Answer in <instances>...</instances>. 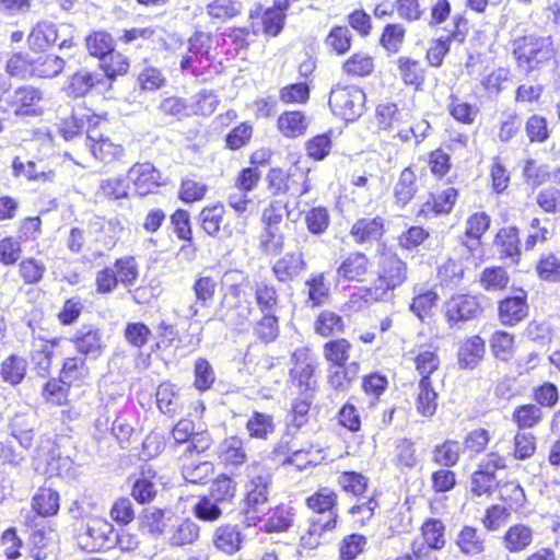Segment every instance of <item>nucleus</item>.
<instances>
[{
	"label": "nucleus",
	"mask_w": 560,
	"mask_h": 560,
	"mask_svg": "<svg viewBox=\"0 0 560 560\" xmlns=\"http://www.w3.org/2000/svg\"><path fill=\"white\" fill-rule=\"evenodd\" d=\"M101 61L102 63L100 71L106 75V84L108 89L112 85V81L115 80L116 77L126 74L129 69V61L127 57L114 50L104 57Z\"/></svg>",
	"instance_id": "nucleus-51"
},
{
	"label": "nucleus",
	"mask_w": 560,
	"mask_h": 560,
	"mask_svg": "<svg viewBox=\"0 0 560 560\" xmlns=\"http://www.w3.org/2000/svg\"><path fill=\"white\" fill-rule=\"evenodd\" d=\"M214 471V466L208 460H190L182 465L184 479L191 483H202L209 479Z\"/></svg>",
	"instance_id": "nucleus-53"
},
{
	"label": "nucleus",
	"mask_w": 560,
	"mask_h": 560,
	"mask_svg": "<svg viewBox=\"0 0 560 560\" xmlns=\"http://www.w3.org/2000/svg\"><path fill=\"white\" fill-rule=\"evenodd\" d=\"M205 10L212 23L219 25L240 15L243 12V4L237 0H211Z\"/></svg>",
	"instance_id": "nucleus-28"
},
{
	"label": "nucleus",
	"mask_w": 560,
	"mask_h": 560,
	"mask_svg": "<svg viewBox=\"0 0 560 560\" xmlns=\"http://www.w3.org/2000/svg\"><path fill=\"white\" fill-rule=\"evenodd\" d=\"M218 456L226 467L242 466L247 460L244 441L235 435L224 439L218 447Z\"/></svg>",
	"instance_id": "nucleus-23"
},
{
	"label": "nucleus",
	"mask_w": 560,
	"mask_h": 560,
	"mask_svg": "<svg viewBox=\"0 0 560 560\" xmlns=\"http://www.w3.org/2000/svg\"><path fill=\"white\" fill-rule=\"evenodd\" d=\"M360 364L355 361L347 365H330L328 369V383L337 392L345 393L358 377Z\"/></svg>",
	"instance_id": "nucleus-30"
},
{
	"label": "nucleus",
	"mask_w": 560,
	"mask_h": 560,
	"mask_svg": "<svg viewBox=\"0 0 560 560\" xmlns=\"http://www.w3.org/2000/svg\"><path fill=\"white\" fill-rule=\"evenodd\" d=\"M89 52L101 60L114 50V40L107 32H94L85 39Z\"/></svg>",
	"instance_id": "nucleus-59"
},
{
	"label": "nucleus",
	"mask_w": 560,
	"mask_h": 560,
	"mask_svg": "<svg viewBox=\"0 0 560 560\" xmlns=\"http://www.w3.org/2000/svg\"><path fill=\"white\" fill-rule=\"evenodd\" d=\"M71 340L80 353L91 359H97L105 347L102 331L92 325L80 327Z\"/></svg>",
	"instance_id": "nucleus-16"
},
{
	"label": "nucleus",
	"mask_w": 560,
	"mask_h": 560,
	"mask_svg": "<svg viewBox=\"0 0 560 560\" xmlns=\"http://www.w3.org/2000/svg\"><path fill=\"white\" fill-rule=\"evenodd\" d=\"M75 532L78 545L86 551L110 549L117 542L114 526L103 517H88Z\"/></svg>",
	"instance_id": "nucleus-2"
},
{
	"label": "nucleus",
	"mask_w": 560,
	"mask_h": 560,
	"mask_svg": "<svg viewBox=\"0 0 560 560\" xmlns=\"http://www.w3.org/2000/svg\"><path fill=\"white\" fill-rule=\"evenodd\" d=\"M217 283L211 277H200L194 283V292L196 295V302L190 304L186 311H184V316L186 318L195 317L199 310L197 307V303H200L202 306L207 305L208 301L212 300L215 292Z\"/></svg>",
	"instance_id": "nucleus-36"
},
{
	"label": "nucleus",
	"mask_w": 560,
	"mask_h": 560,
	"mask_svg": "<svg viewBox=\"0 0 560 560\" xmlns=\"http://www.w3.org/2000/svg\"><path fill=\"white\" fill-rule=\"evenodd\" d=\"M528 312L526 295L506 298L500 302L499 316L503 325L513 326L523 320Z\"/></svg>",
	"instance_id": "nucleus-29"
},
{
	"label": "nucleus",
	"mask_w": 560,
	"mask_h": 560,
	"mask_svg": "<svg viewBox=\"0 0 560 560\" xmlns=\"http://www.w3.org/2000/svg\"><path fill=\"white\" fill-rule=\"evenodd\" d=\"M89 375V369L85 360L79 357L67 358L63 362L60 377L63 383L71 385L77 381H82Z\"/></svg>",
	"instance_id": "nucleus-60"
},
{
	"label": "nucleus",
	"mask_w": 560,
	"mask_h": 560,
	"mask_svg": "<svg viewBox=\"0 0 560 560\" xmlns=\"http://www.w3.org/2000/svg\"><path fill=\"white\" fill-rule=\"evenodd\" d=\"M66 61L56 55H45L34 59L33 77L51 79L65 69Z\"/></svg>",
	"instance_id": "nucleus-52"
},
{
	"label": "nucleus",
	"mask_w": 560,
	"mask_h": 560,
	"mask_svg": "<svg viewBox=\"0 0 560 560\" xmlns=\"http://www.w3.org/2000/svg\"><path fill=\"white\" fill-rule=\"evenodd\" d=\"M278 128L287 138L302 136L307 129V121L302 112H285L278 118Z\"/></svg>",
	"instance_id": "nucleus-43"
},
{
	"label": "nucleus",
	"mask_w": 560,
	"mask_h": 560,
	"mask_svg": "<svg viewBox=\"0 0 560 560\" xmlns=\"http://www.w3.org/2000/svg\"><path fill=\"white\" fill-rule=\"evenodd\" d=\"M491 352L495 359L508 362L514 354V338L505 331H495L490 340Z\"/></svg>",
	"instance_id": "nucleus-57"
},
{
	"label": "nucleus",
	"mask_w": 560,
	"mask_h": 560,
	"mask_svg": "<svg viewBox=\"0 0 560 560\" xmlns=\"http://www.w3.org/2000/svg\"><path fill=\"white\" fill-rule=\"evenodd\" d=\"M58 38L57 27L51 22L37 23L27 37V44L34 51H42L56 43Z\"/></svg>",
	"instance_id": "nucleus-32"
},
{
	"label": "nucleus",
	"mask_w": 560,
	"mask_h": 560,
	"mask_svg": "<svg viewBox=\"0 0 560 560\" xmlns=\"http://www.w3.org/2000/svg\"><path fill=\"white\" fill-rule=\"evenodd\" d=\"M36 415L30 408L24 411L15 412L9 420L7 429L9 434L20 444L21 447L27 450L33 444L36 427Z\"/></svg>",
	"instance_id": "nucleus-12"
},
{
	"label": "nucleus",
	"mask_w": 560,
	"mask_h": 560,
	"mask_svg": "<svg viewBox=\"0 0 560 560\" xmlns=\"http://www.w3.org/2000/svg\"><path fill=\"white\" fill-rule=\"evenodd\" d=\"M352 345L345 338H338L326 342L323 347V355L330 365H347Z\"/></svg>",
	"instance_id": "nucleus-49"
},
{
	"label": "nucleus",
	"mask_w": 560,
	"mask_h": 560,
	"mask_svg": "<svg viewBox=\"0 0 560 560\" xmlns=\"http://www.w3.org/2000/svg\"><path fill=\"white\" fill-rule=\"evenodd\" d=\"M267 182L273 195L290 192L301 197L312 189L307 175L298 168L291 174H285L281 168H271L267 174Z\"/></svg>",
	"instance_id": "nucleus-5"
},
{
	"label": "nucleus",
	"mask_w": 560,
	"mask_h": 560,
	"mask_svg": "<svg viewBox=\"0 0 560 560\" xmlns=\"http://www.w3.org/2000/svg\"><path fill=\"white\" fill-rule=\"evenodd\" d=\"M338 517V511L316 513L310 520L307 532L301 537V545L310 550L315 549L322 544L323 536L337 527Z\"/></svg>",
	"instance_id": "nucleus-11"
},
{
	"label": "nucleus",
	"mask_w": 560,
	"mask_h": 560,
	"mask_svg": "<svg viewBox=\"0 0 560 560\" xmlns=\"http://www.w3.org/2000/svg\"><path fill=\"white\" fill-rule=\"evenodd\" d=\"M270 490H246L243 513L248 525H257L266 516Z\"/></svg>",
	"instance_id": "nucleus-21"
},
{
	"label": "nucleus",
	"mask_w": 560,
	"mask_h": 560,
	"mask_svg": "<svg viewBox=\"0 0 560 560\" xmlns=\"http://www.w3.org/2000/svg\"><path fill=\"white\" fill-rule=\"evenodd\" d=\"M96 88L108 89L106 84V75L100 70L89 71L86 69H82L70 77L66 90L69 95L73 97H81Z\"/></svg>",
	"instance_id": "nucleus-15"
},
{
	"label": "nucleus",
	"mask_w": 560,
	"mask_h": 560,
	"mask_svg": "<svg viewBox=\"0 0 560 560\" xmlns=\"http://www.w3.org/2000/svg\"><path fill=\"white\" fill-rule=\"evenodd\" d=\"M235 493L236 486L233 479L221 475L211 483L207 497L225 508L232 503Z\"/></svg>",
	"instance_id": "nucleus-45"
},
{
	"label": "nucleus",
	"mask_w": 560,
	"mask_h": 560,
	"mask_svg": "<svg viewBox=\"0 0 560 560\" xmlns=\"http://www.w3.org/2000/svg\"><path fill=\"white\" fill-rule=\"evenodd\" d=\"M254 306L250 300L234 302L226 310L219 311L217 318L226 327L237 331H244L248 328Z\"/></svg>",
	"instance_id": "nucleus-17"
},
{
	"label": "nucleus",
	"mask_w": 560,
	"mask_h": 560,
	"mask_svg": "<svg viewBox=\"0 0 560 560\" xmlns=\"http://www.w3.org/2000/svg\"><path fill=\"white\" fill-rule=\"evenodd\" d=\"M4 100L16 116H35L42 114L39 105L44 100V92L39 88L25 84L14 89Z\"/></svg>",
	"instance_id": "nucleus-7"
},
{
	"label": "nucleus",
	"mask_w": 560,
	"mask_h": 560,
	"mask_svg": "<svg viewBox=\"0 0 560 560\" xmlns=\"http://www.w3.org/2000/svg\"><path fill=\"white\" fill-rule=\"evenodd\" d=\"M481 312L479 299L475 295H455L445 304V316L452 324L475 319Z\"/></svg>",
	"instance_id": "nucleus-10"
},
{
	"label": "nucleus",
	"mask_w": 560,
	"mask_h": 560,
	"mask_svg": "<svg viewBox=\"0 0 560 560\" xmlns=\"http://www.w3.org/2000/svg\"><path fill=\"white\" fill-rule=\"evenodd\" d=\"M246 538L240 524L224 523L213 529L211 541L217 551L225 556H234L243 549Z\"/></svg>",
	"instance_id": "nucleus-9"
},
{
	"label": "nucleus",
	"mask_w": 560,
	"mask_h": 560,
	"mask_svg": "<svg viewBox=\"0 0 560 560\" xmlns=\"http://www.w3.org/2000/svg\"><path fill=\"white\" fill-rule=\"evenodd\" d=\"M293 366L290 369V381L300 392L314 390L316 381L314 373L317 368L316 360L308 348H298L291 355Z\"/></svg>",
	"instance_id": "nucleus-4"
},
{
	"label": "nucleus",
	"mask_w": 560,
	"mask_h": 560,
	"mask_svg": "<svg viewBox=\"0 0 560 560\" xmlns=\"http://www.w3.org/2000/svg\"><path fill=\"white\" fill-rule=\"evenodd\" d=\"M294 509L287 504H279L268 509L262 518L261 530L265 533H282L288 530L294 522Z\"/></svg>",
	"instance_id": "nucleus-22"
},
{
	"label": "nucleus",
	"mask_w": 560,
	"mask_h": 560,
	"mask_svg": "<svg viewBox=\"0 0 560 560\" xmlns=\"http://www.w3.org/2000/svg\"><path fill=\"white\" fill-rule=\"evenodd\" d=\"M305 502L307 508L311 509L315 514L338 511V495L332 489L328 487L319 488L312 495L307 497Z\"/></svg>",
	"instance_id": "nucleus-44"
},
{
	"label": "nucleus",
	"mask_w": 560,
	"mask_h": 560,
	"mask_svg": "<svg viewBox=\"0 0 560 560\" xmlns=\"http://www.w3.org/2000/svg\"><path fill=\"white\" fill-rule=\"evenodd\" d=\"M456 545L467 556H476L483 551L485 539L477 528L464 526L457 535Z\"/></svg>",
	"instance_id": "nucleus-46"
},
{
	"label": "nucleus",
	"mask_w": 560,
	"mask_h": 560,
	"mask_svg": "<svg viewBox=\"0 0 560 560\" xmlns=\"http://www.w3.org/2000/svg\"><path fill=\"white\" fill-rule=\"evenodd\" d=\"M305 269L306 262L302 253H288L272 266L273 275L280 282L293 280Z\"/></svg>",
	"instance_id": "nucleus-25"
},
{
	"label": "nucleus",
	"mask_w": 560,
	"mask_h": 560,
	"mask_svg": "<svg viewBox=\"0 0 560 560\" xmlns=\"http://www.w3.org/2000/svg\"><path fill=\"white\" fill-rule=\"evenodd\" d=\"M417 410L424 417H431L438 408V393L432 386L431 378H420L417 394Z\"/></svg>",
	"instance_id": "nucleus-39"
},
{
	"label": "nucleus",
	"mask_w": 560,
	"mask_h": 560,
	"mask_svg": "<svg viewBox=\"0 0 560 560\" xmlns=\"http://www.w3.org/2000/svg\"><path fill=\"white\" fill-rule=\"evenodd\" d=\"M32 508L40 516L56 514L59 510V493L50 488H40L33 497Z\"/></svg>",
	"instance_id": "nucleus-50"
},
{
	"label": "nucleus",
	"mask_w": 560,
	"mask_h": 560,
	"mask_svg": "<svg viewBox=\"0 0 560 560\" xmlns=\"http://www.w3.org/2000/svg\"><path fill=\"white\" fill-rule=\"evenodd\" d=\"M533 540V530L524 524L511 526L503 536V545L510 552H520L526 549Z\"/></svg>",
	"instance_id": "nucleus-38"
},
{
	"label": "nucleus",
	"mask_w": 560,
	"mask_h": 560,
	"mask_svg": "<svg viewBox=\"0 0 560 560\" xmlns=\"http://www.w3.org/2000/svg\"><path fill=\"white\" fill-rule=\"evenodd\" d=\"M54 530L50 528L34 529L30 536V556L34 560H46L51 552Z\"/></svg>",
	"instance_id": "nucleus-37"
},
{
	"label": "nucleus",
	"mask_w": 560,
	"mask_h": 560,
	"mask_svg": "<svg viewBox=\"0 0 560 560\" xmlns=\"http://www.w3.org/2000/svg\"><path fill=\"white\" fill-rule=\"evenodd\" d=\"M486 342L478 336L464 339L458 347L457 364L462 370H475L483 360Z\"/></svg>",
	"instance_id": "nucleus-18"
},
{
	"label": "nucleus",
	"mask_w": 560,
	"mask_h": 560,
	"mask_svg": "<svg viewBox=\"0 0 560 560\" xmlns=\"http://www.w3.org/2000/svg\"><path fill=\"white\" fill-rule=\"evenodd\" d=\"M398 70L405 84L420 86L424 81V70L420 61L409 57H399Z\"/></svg>",
	"instance_id": "nucleus-55"
},
{
	"label": "nucleus",
	"mask_w": 560,
	"mask_h": 560,
	"mask_svg": "<svg viewBox=\"0 0 560 560\" xmlns=\"http://www.w3.org/2000/svg\"><path fill=\"white\" fill-rule=\"evenodd\" d=\"M421 542L432 549L441 550L445 547V525L441 520L430 518L421 526Z\"/></svg>",
	"instance_id": "nucleus-47"
},
{
	"label": "nucleus",
	"mask_w": 560,
	"mask_h": 560,
	"mask_svg": "<svg viewBox=\"0 0 560 560\" xmlns=\"http://www.w3.org/2000/svg\"><path fill=\"white\" fill-rule=\"evenodd\" d=\"M12 175L14 177H24L30 182L50 183L54 182L56 173L51 170L38 171L34 161L23 162L19 156L12 161Z\"/></svg>",
	"instance_id": "nucleus-35"
},
{
	"label": "nucleus",
	"mask_w": 560,
	"mask_h": 560,
	"mask_svg": "<svg viewBox=\"0 0 560 560\" xmlns=\"http://www.w3.org/2000/svg\"><path fill=\"white\" fill-rule=\"evenodd\" d=\"M407 279V265L395 254L384 255L381 261L380 277L375 284V299L388 290L401 285Z\"/></svg>",
	"instance_id": "nucleus-6"
},
{
	"label": "nucleus",
	"mask_w": 560,
	"mask_h": 560,
	"mask_svg": "<svg viewBox=\"0 0 560 560\" xmlns=\"http://www.w3.org/2000/svg\"><path fill=\"white\" fill-rule=\"evenodd\" d=\"M463 448L458 441L446 440L433 450V460L444 467H453L457 464Z\"/></svg>",
	"instance_id": "nucleus-54"
},
{
	"label": "nucleus",
	"mask_w": 560,
	"mask_h": 560,
	"mask_svg": "<svg viewBox=\"0 0 560 560\" xmlns=\"http://www.w3.org/2000/svg\"><path fill=\"white\" fill-rule=\"evenodd\" d=\"M27 372V361L18 354L7 357L0 366V376L3 382L16 386L22 383Z\"/></svg>",
	"instance_id": "nucleus-34"
},
{
	"label": "nucleus",
	"mask_w": 560,
	"mask_h": 560,
	"mask_svg": "<svg viewBox=\"0 0 560 560\" xmlns=\"http://www.w3.org/2000/svg\"><path fill=\"white\" fill-rule=\"evenodd\" d=\"M401 113L394 103H383L376 107L377 126L383 130H395L399 127Z\"/></svg>",
	"instance_id": "nucleus-64"
},
{
	"label": "nucleus",
	"mask_w": 560,
	"mask_h": 560,
	"mask_svg": "<svg viewBox=\"0 0 560 560\" xmlns=\"http://www.w3.org/2000/svg\"><path fill=\"white\" fill-rule=\"evenodd\" d=\"M33 67L34 59H31L27 54L16 52L8 59L5 69L11 77L28 79L33 77Z\"/></svg>",
	"instance_id": "nucleus-61"
},
{
	"label": "nucleus",
	"mask_w": 560,
	"mask_h": 560,
	"mask_svg": "<svg viewBox=\"0 0 560 560\" xmlns=\"http://www.w3.org/2000/svg\"><path fill=\"white\" fill-rule=\"evenodd\" d=\"M56 340L34 342L31 352V362L34 365L36 373L46 377L51 370L52 358L55 354Z\"/></svg>",
	"instance_id": "nucleus-31"
},
{
	"label": "nucleus",
	"mask_w": 560,
	"mask_h": 560,
	"mask_svg": "<svg viewBox=\"0 0 560 560\" xmlns=\"http://www.w3.org/2000/svg\"><path fill=\"white\" fill-rule=\"evenodd\" d=\"M370 261L363 253L349 254L337 268V278L345 281L361 282L369 272Z\"/></svg>",
	"instance_id": "nucleus-19"
},
{
	"label": "nucleus",
	"mask_w": 560,
	"mask_h": 560,
	"mask_svg": "<svg viewBox=\"0 0 560 560\" xmlns=\"http://www.w3.org/2000/svg\"><path fill=\"white\" fill-rule=\"evenodd\" d=\"M224 506L202 495L192 508L194 515L203 522H215L223 515Z\"/></svg>",
	"instance_id": "nucleus-62"
},
{
	"label": "nucleus",
	"mask_w": 560,
	"mask_h": 560,
	"mask_svg": "<svg viewBox=\"0 0 560 560\" xmlns=\"http://www.w3.org/2000/svg\"><path fill=\"white\" fill-rule=\"evenodd\" d=\"M255 303L260 313H277L280 308V295L276 287L267 281L255 282L253 287Z\"/></svg>",
	"instance_id": "nucleus-27"
},
{
	"label": "nucleus",
	"mask_w": 560,
	"mask_h": 560,
	"mask_svg": "<svg viewBox=\"0 0 560 560\" xmlns=\"http://www.w3.org/2000/svg\"><path fill=\"white\" fill-rule=\"evenodd\" d=\"M510 281L506 270L502 267L486 268L480 275V284L487 291H500Z\"/></svg>",
	"instance_id": "nucleus-63"
},
{
	"label": "nucleus",
	"mask_w": 560,
	"mask_h": 560,
	"mask_svg": "<svg viewBox=\"0 0 560 560\" xmlns=\"http://www.w3.org/2000/svg\"><path fill=\"white\" fill-rule=\"evenodd\" d=\"M417 175L411 167H405L393 186L394 205L405 208L418 192Z\"/></svg>",
	"instance_id": "nucleus-20"
},
{
	"label": "nucleus",
	"mask_w": 560,
	"mask_h": 560,
	"mask_svg": "<svg viewBox=\"0 0 560 560\" xmlns=\"http://www.w3.org/2000/svg\"><path fill=\"white\" fill-rule=\"evenodd\" d=\"M413 292L416 295L410 304V311L419 319L424 320L431 315L433 307L436 306L439 294L431 289L424 290L422 287H415Z\"/></svg>",
	"instance_id": "nucleus-41"
},
{
	"label": "nucleus",
	"mask_w": 560,
	"mask_h": 560,
	"mask_svg": "<svg viewBox=\"0 0 560 560\" xmlns=\"http://www.w3.org/2000/svg\"><path fill=\"white\" fill-rule=\"evenodd\" d=\"M211 48V36L208 33L197 31L187 42L186 54L183 55L179 66L183 71L190 70L198 74L195 66L201 65L202 60L208 59Z\"/></svg>",
	"instance_id": "nucleus-13"
},
{
	"label": "nucleus",
	"mask_w": 560,
	"mask_h": 560,
	"mask_svg": "<svg viewBox=\"0 0 560 560\" xmlns=\"http://www.w3.org/2000/svg\"><path fill=\"white\" fill-rule=\"evenodd\" d=\"M366 96L357 85H336L329 94V107L345 121H355L365 110Z\"/></svg>",
	"instance_id": "nucleus-3"
},
{
	"label": "nucleus",
	"mask_w": 560,
	"mask_h": 560,
	"mask_svg": "<svg viewBox=\"0 0 560 560\" xmlns=\"http://www.w3.org/2000/svg\"><path fill=\"white\" fill-rule=\"evenodd\" d=\"M118 282L124 287H131L136 283L139 277V266L136 258L132 256H126L115 261L113 266Z\"/></svg>",
	"instance_id": "nucleus-56"
},
{
	"label": "nucleus",
	"mask_w": 560,
	"mask_h": 560,
	"mask_svg": "<svg viewBox=\"0 0 560 560\" xmlns=\"http://www.w3.org/2000/svg\"><path fill=\"white\" fill-rule=\"evenodd\" d=\"M350 234L358 244L377 241L384 234V220L381 217L359 219L352 225Z\"/></svg>",
	"instance_id": "nucleus-24"
},
{
	"label": "nucleus",
	"mask_w": 560,
	"mask_h": 560,
	"mask_svg": "<svg viewBox=\"0 0 560 560\" xmlns=\"http://www.w3.org/2000/svg\"><path fill=\"white\" fill-rule=\"evenodd\" d=\"M457 199V190L453 187H448L436 196H432V202L427 201L422 208L418 211V215H428L429 211L434 214L448 213L453 209Z\"/></svg>",
	"instance_id": "nucleus-48"
},
{
	"label": "nucleus",
	"mask_w": 560,
	"mask_h": 560,
	"mask_svg": "<svg viewBox=\"0 0 560 560\" xmlns=\"http://www.w3.org/2000/svg\"><path fill=\"white\" fill-rule=\"evenodd\" d=\"M138 195L145 196L162 185L161 172L149 162L135 164L128 173Z\"/></svg>",
	"instance_id": "nucleus-14"
},
{
	"label": "nucleus",
	"mask_w": 560,
	"mask_h": 560,
	"mask_svg": "<svg viewBox=\"0 0 560 560\" xmlns=\"http://www.w3.org/2000/svg\"><path fill=\"white\" fill-rule=\"evenodd\" d=\"M513 55L517 67L529 73L553 57L551 37L535 35L518 37L513 42Z\"/></svg>",
	"instance_id": "nucleus-1"
},
{
	"label": "nucleus",
	"mask_w": 560,
	"mask_h": 560,
	"mask_svg": "<svg viewBox=\"0 0 560 560\" xmlns=\"http://www.w3.org/2000/svg\"><path fill=\"white\" fill-rule=\"evenodd\" d=\"M304 222L310 233L322 235L330 224V215L325 207H313L305 212Z\"/></svg>",
	"instance_id": "nucleus-58"
},
{
	"label": "nucleus",
	"mask_w": 560,
	"mask_h": 560,
	"mask_svg": "<svg viewBox=\"0 0 560 560\" xmlns=\"http://www.w3.org/2000/svg\"><path fill=\"white\" fill-rule=\"evenodd\" d=\"M100 124L101 120L97 117L89 120L85 145L96 160L109 163L121 153V147L112 142L110 139L102 132L98 128Z\"/></svg>",
	"instance_id": "nucleus-8"
},
{
	"label": "nucleus",
	"mask_w": 560,
	"mask_h": 560,
	"mask_svg": "<svg viewBox=\"0 0 560 560\" xmlns=\"http://www.w3.org/2000/svg\"><path fill=\"white\" fill-rule=\"evenodd\" d=\"M412 362L420 378H431V375L439 370L441 359L436 350L420 348L415 352Z\"/></svg>",
	"instance_id": "nucleus-42"
},
{
	"label": "nucleus",
	"mask_w": 560,
	"mask_h": 560,
	"mask_svg": "<svg viewBox=\"0 0 560 560\" xmlns=\"http://www.w3.org/2000/svg\"><path fill=\"white\" fill-rule=\"evenodd\" d=\"M254 336L264 343L275 341L280 332L277 313H260V317L252 324Z\"/></svg>",
	"instance_id": "nucleus-33"
},
{
	"label": "nucleus",
	"mask_w": 560,
	"mask_h": 560,
	"mask_svg": "<svg viewBox=\"0 0 560 560\" xmlns=\"http://www.w3.org/2000/svg\"><path fill=\"white\" fill-rule=\"evenodd\" d=\"M246 430L252 439L268 440L276 430L273 417L254 411L246 422Z\"/></svg>",
	"instance_id": "nucleus-40"
},
{
	"label": "nucleus",
	"mask_w": 560,
	"mask_h": 560,
	"mask_svg": "<svg viewBox=\"0 0 560 560\" xmlns=\"http://www.w3.org/2000/svg\"><path fill=\"white\" fill-rule=\"evenodd\" d=\"M307 302L313 306H322L330 300V282L325 272L312 273L304 283Z\"/></svg>",
	"instance_id": "nucleus-26"
}]
</instances>
